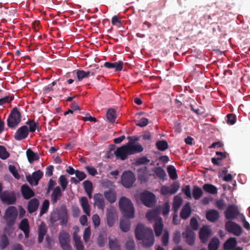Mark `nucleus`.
I'll list each match as a JSON object with an SVG mask.
<instances>
[{
  "instance_id": "nucleus-5",
  "label": "nucleus",
  "mask_w": 250,
  "mask_h": 250,
  "mask_svg": "<svg viewBox=\"0 0 250 250\" xmlns=\"http://www.w3.org/2000/svg\"><path fill=\"white\" fill-rule=\"evenodd\" d=\"M122 184L126 188H131L136 180V177L131 171H124L121 176Z\"/></svg>"
},
{
  "instance_id": "nucleus-24",
  "label": "nucleus",
  "mask_w": 250,
  "mask_h": 250,
  "mask_svg": "<svg viewBox=\"0 0 250 250\" xmlns=\"http://www.w3.org/2000/svg\"><path fill=\"white\" fill-rule=\"evenodd\" d=\"M104 197L111 204L114 203L117 198V193L114 190L109 189L104 191Z\"/></svg>"
},
{
  "instance_id": "nucleus-37",
  "label": "nucleus",
  "mask_w": 250,
  "mask_h": 250,
  "mask_svg": "<svg viewBox=\"0 0 250 250\" xmlns=\"http://www.w3.org/2000/svg\"><path fill=\"white\" fill-rule=\"evenodd\" d=\"M77 78L79 81H81L84 78L89 77L90 75V71H84L83 70L78 69L76 71Z\"/></svg>"
},
{
  "instance_id": "nucleus-34",
  "label": "nucleus",
  "mask_w": 250,
  "mask_h": 250,
  "mask_svg": "<svg viewBox=\"0 0 250 250\" xmlns=\"http://www.w3.org/2000/svg\"><path fill=\"white\" fill-rule=\"evenodd\" d=\"M83 188L85 192L87 193L88 197L91 198L92 192L93 190V187L92 183L88 180H86L83 182Z\"/></svg>"
},
{
  "instance_id": "nucleus-8",
  "label": "nucleus",
  "mask_w": 250,
  "mask_h": 250,
  "mask_svg": "<svg viewBox=\"0 0 250 250\" xmlns=\"http://www.w3.org/2000/svg\"><path fill=\"white\" fill-rule=\"evenodd\" d=\"M0 199L4 204L7 205L15 204L16 202V196L13 191L5 190L0 195Z\"/></svg>"
},
{
  "instance_id": "nucleus-19",
  "label": "nucleus",
  "mask_w": 250,
  "mask_h": 250,
  "mask_svg": "<svg viewBox=\"0 0 250 250\" xmlns=\"http://www.w3.org/2000/svg\"><path fill=\"white\" fill-rule=\"evenodd\" d=\"M21 192L25 199H29L35 195L34 191L26 184L21 186Z\"/></svg>"
},
{
  "instance_id": "nucleus-52",
  "label": "nucleus",
  "mask_w": 250,
  "mask_h": 250,
  "mask_svg": "<svg viewBox=\"0 0 250 250\" xmlns=\"http://www.w3.org/2000/svg\"><path fill=\"white\" fill-rule=\"evenodd\" d=\"M13 226V225H8V223H6V225L4 229V231L2 234H5L6 236H10L14 231V229Z\"/></svg>"
},
{
  "instance_id": "nucleus-18",
  "label": "nucleus",
  "mask_w": 250,
  "mask_h": 250,
  "mask_svg": "<svg viewBox=\"0 0 250 250\" xmlns=\"http://www.w3.org/2000/svg\"><path fill=\"white\" fill-rule=\"evenodd\" d=\"M210 235L211 230L208 227L204 226L200 229L199 235L202 243H206Z\"/></svg>"
},
{
  "instance_id": "nucleus-9",
  "label": "nucleus",
  "mask_w": 250,
  "mask_h": 250,
  "mask_svg": "<svg viewBox=\"0 0 250 250\" xmlns=\"http://www.w3.org/2000/svg\"><path fill=\"white\" fill-rule=\"evenodd\" d=\"M106 218L107 224L109 227L113 226L118 218V214L115 208L110 206L106 209Z\"/></svg>"
},
{
  "instance_id": "nucleus-15",
  "label": "nucleus",
  "mask_w": 250,
  "mask_h": 250,
  "mask_svg": "<svg viewBox=\"0 0 250 250\" xmlns=\"http://www.w3.org/2000/svg\"><path fill=\"white\" fill-rule=\"evenodd\" d=\"M182 235L187 244L189 246H193L195 242V233L191 229L187 228L183 232Z\"/></svg>"
},
{
  "instance_id": "nucleus-29",
  "label": "nucleus",
  "mask_w": 250,
  "mask_h": 250,
  "mask_svg": "<svg viewBox=\"0 0 250 250\" xmlns=\"http://www.w3.org/2000/svg\"><path fill=\"white\" fill-rule=\"evenodd\" d=\"M237 245L236 238L230 237L228 239L224 244L223 248L225 250H230L235 248Z\"/></svg>"
},
{
  "instance_id": "nucleus-21",
  "label": "nucleus",
  "mask_w": 250,
  "mask_h": 250,
  "mask_svg": "<svg viewBox=\"0 0 250 250\" xmlns=\"http://www.w3.org/2000/svg\"><path fill=\"white\" fill-rule=\"evenodd\" d=\"M191 213V210L190 208V205L189 202H187L182 208L180 216L183 219H188Z\"/></svg>"
},
{
  "instance_id": "nucleus-4",
  "label": "nucleus",
  "mask_w": 250,
  "mask_h": 250,
  "mask_svg": "<svg viewBox=\"0 0 250 250\" xmlns=\"http://www.w3.org/2000/svg\"><path fill=\"white\" fill-rule=\"evenodd\" d=\"M140 199L143 204L148 208L153 207L156 203L155 195L152 192L147 190L140 194Z\"/></svg>"
},
{
  "instance_id": "nucleus-36",
  "label": "nucleus",
  "mask_w": 250,
  "mask_h": 250,
  "mask_svg": "<svg viewBox=\"0 0 250 250\" xmlns=\"http://www.w3.org/2000/svg\"><path fill=\"white\" fill-rule=\"evenodd\" d=\"M153 171L155 175L161 180H164L166 176V173L164 169L161 167H155Z\"/></svg>"
},
{
  "instance_id": "nucleus-17",
  "label": "nucleus",
  "mask_w": 250,
  "mask_h": 250,
  "mask_svg": "<svg viewBox=\"0 0 250 250\" xmlns=\"http://www.w3.org/2000/svg\"><path fill=\"white\" fill-rule=\"evenodd\" d=\"M94 204L99 209L104 210L105 207V201L103 194L96 193L93 196Z\"/></svg>"
},
{
  "instance_id": "nucleus-61",
  "label": "nucleus",
  "mask_w": 250,
  "mask_h": 250,
  "mask_svg": "<svg viewBox=\"0 0 250 250\" xmlns=\"http://www.w3.org/2000/svg\"><path fill=\"white\" fill-rule=\"evenodd\" d=\"M135 242L133 239L129 240L125 244L126 250H135Z\"/></svg>"
},
{
  "instance_id": "nucleus-56",
  "label": "nucleus",
  "mask_w": 250,
  "mask_h": 250,
  "mask_svg": "<svg viewBox=\"0 0 250 250\" xmlns=\"http://www.w3.org/2000/svg\"><path fill=\"white\" fill-rule=\"evenodd\" d=\"M14 99L13 96H6L0 99V105H2L6 103H10Z\"/></svg>"
},
{
  "instance_id": "nucleus-33",
  "label": "nucleus",
  "mask_w": 250,
  "mask_h": 250,
  "mask_svg": "<svg viewBox=\"0 0 250 250\" xmlns=\"http://www.w3.org/2000/svg\"><path fill=\"white\" fill-rule=\"evenodd\" d=\"M203 189L206 192L211 194H215L217 193V188L212 184H204L203 186Z\"/></svg>"
},
{
  "instance_id": "nucleus-6",
  "label": "nucleus",
  "mask_w": 250,
  "mask_h": 250,
  "mask_svg": "<svg viewBox=\"0 0 250 250\" xmlns=\"http://www.w3.org/2000/svg\"><path fill=\"white\" fill-rule=\"evenodd\" d=\"M18 215V210L15 207L10 206L5 210L4 218L8 225H14Z\"/></svg>"
},
{
  "instance_id": "nucleus-32",
  "label": "nucleus",
  "mask_w": 250,
  "mask_h": 250,
  "mask_svg": "<svg viewBox=\"0 0 250 250\" xmlns=\"http://www.w3.org/2000/svg\"><path fill=\"white\" fill-rule=\"evenodd\" d=\"M147 171L146 167H141L138 169V178L141 182H145L147 179Z\"/></svg>"
},
{
  "instance_id": "nucleus-20",
  "label": "nucleus",
  "mask_w": 250,
  "mask_h": 250,
  "mask_svg": "<svg viewBox=\"0 0 250 250\" xmlns=\"http://www.w3.org/2000/svg\"><path fill=\"white\" fill-rule=\"evenodd\" d=\"M19 228L23 232L25 238H28L29 236L30 233L29 225L28 219L26 218L22 219L20 223Z\"/></svg>"
},
{
  "instance_id": "nucleus-22",
  "label": "nucleus",
  "mask_w": 250,
  "mask_h": 250,
  "mask_svg": "<svg viewBox=\"0 0 250 250\" xmlns=\"http://www.w3.org/2000/svg\"><path fill=\"white\" fill-rule=\"evenodd\" d=\"M206 218L211 222H215L219 218L218 211L215 209H210L207 211L206 214Z\"/></svg>"
},
{
  "instance_id": "nucleus-31",
  "label": "nucleus",
  "mask_w": 250,
  "mask_h": 250,
  "mask_svg": "<svg viewBox=\"0 0 250 250\" xmlns=\"http://www.w3.org/2000/svg\"><path fill=\"white\" fill-rule=\"evenodd\" d=\"M163 229V223L161 218L157 221L154 225V229L156 236H160Z\"/></svg>"
},
{
  "instance_id": "nucleus-11",
  "label": "nucleus",
  "mask_w": 250,
  "mask_h": 250,
  "mask_svg": "<svg viewBox=\"0 0 250 250\" xmlns=\"http://www.w3.org/2000/svg\"><path fill=\"white\" fill-rule=\"evenodd\" d=\"M225 228L226 230L234 235L239 236L242 233L241 227L236 223L232 221H228L226 223Z\"/></svg>"
},
{
  "instance_id": "nucleus-58",
  "label": "nucleus",
  "mask_w": 250,
  "mask_h": 250,
  "mask_svg": "<svg viewBox=\"0 0 250 250\" xmlns=\"http://www.w3.org/2000/svg\"><path fill=\"white\" fill-rule=\"evenodd\" d=\"M182 192L185 194V195L188 198L191 199L192 198V196L191 194L190 191V187L189 185H187L185 188H183L182 189Z\"/></svg>"
},
{
  "instance_id": "nucleus-53",
  "label": "nucleus",
  "mask_w": 250,
  "mask_h": 250,
  "mask_svg": "<svg viewBox=\"0 0 250 250\" xmlns=\"http://www.w3.org/2000/svg\"><path fill=\"white\" fill-rule=\"evenodd\" d=\"M17 12V10L14 8L8 9L5 8V11L4 13L7 15V18H9V20L11 21L12 19H13L15 17V15Z\"/></svg>"
},
{
  "instance_id": "nucleus-7",
  "label": "nucleus",
  "mask_w": 250,
  "mask_h": 250,
  "mask_svg": "<svg viewBox=\"0 0 250 250\" xmlns=\"http://www.w3.org/2000/svg\"><path fill=\"white\" fill-rule=\"evenodd\" d=\"M59 241L63 250H71L70 246V235L68 232L62 231L59 235Z\"/></svg>"
},
{
  "instance_id": "nucleus-10",
  "label": "nucleus",
  "mask_w": 250,
  "mask_h": 250,
  "mask_svg": "<svg viewBox=\"0 0 250 250\" xmlns=\"http://www.w3.org/2000/svg\"><path fill=\"white\" fill-rule=\"evenodd\" d=\"M117 159L125 160L130 155L126 144L118 147L114 152Z\"/></svg>"
},
{
  "instance_id": "nucleus-46",
  "label": "nucleus",
  "mask_w": 250,
  "mask_h": 250,
  "mask_svg": "<svg viewBox=\"0 0 250 250\" xmlns=\"http://www.w3.org/2000/svg\"><path fill=\"white\" fill-rule=\"evenodd\" d=\"M182 204V200L180 198L175 196L174 198L173 203L172 205V209L174 211L176 212L180 208Z\"/></svg>"
},
{
  "instance_id": "nucleus-50",
  "label": "nucleus",
  "mask_w": 250,
  "mask_h": 250,
  "mask_svg": "<svg viewBox=\"0 0 250 250\" xmlns=\"http://www.w3.org/2000/svg\"><path fill=\"white\" fill-rule=\"evenodd\" d=\"M150 160L146 156H143L137 158L135 161V164L137 166H140L142 165H146L150 162Z\"/></svg>"
},
{
  "instance_id": "nucleus-62",
  "label": "nucleus",
  "mask_w": 250,
  "mask_h": 250,
  "mask_svg": "<svg viewBox=\"0 0 250 250\" xmlns=\"http://www.w3.org/2000/svg\"><path fill=\"white\" fill-rule=\"evenodd\" d=\"M190 226L192 230H197L198 229V223L197 219L195 218H192L190 221Z\"/></svg>"
},
{
  "instance_id": "nucleus-60",
  "label": "nucleus",
  "mask_w": 250,
  "mask_h": 250,
  "mask_svg": "<svg viewBox=\"0 0 250 250\" xmlns=\"http://www.w3.org/2000/svg\"><path fill=\"white\" fill-rule=\"evenodd\" d=\"M169 239V233L167 231L165 230L162 238V241L164 246L168 245Z\"/></svg>"
},
{
  "instance_id": "nucleus-44",
  "label": "nucleus",
  "mask_w": 250,
  "mask_h": 250,
  "mask_svg": "<svg viewBox=\"0 0 250 250\" xmlns=\"http://www.w3.org/2000/svg\"><path fill=\"white\" fill-rule=\"evenodd\" d=\"M26 124L29 125L28 131L30 132H34L39 125L38 122H35L34 120H28Z\"/></svg>"
},
{
  "instance_id": "nucleus-63",
  "label": "nucleus",
  "mask_w": 250,
  "mask_h": 250,
  "mask_svg": "<svg viewBox=\"0 0 250 250\" xmlns=\"http://www.w3.org/2000/svg\"><path fill=\"white\" fill-rule=\"evenodd\" d=\"M148 123V120L146 118H142L138 123L136 125L137 126L140 127H144L146 126Z\"/></svg>"
},
{
  "instance_id": "nucleus-40",
  "label": "nucleus",
  "mask_w": 250,
  "mask_h": 250,
  "mask_svg": "<svg viewBox=\"0 0 250 250\" xmlns=\"http://www.w3.org/2000/svg\"><path fill=\"white\" fill-rule=\"evenodd\" d=\"M219 245V240L216 237L213 238L208 244L209 250H217Z\"/></svg>"
},
{
  "instance_id": "nucleus-12",
  "label": "nucleus",
  "mask_w": 250,
  "mask_h": 250,
  "mask_svg": "<svg viewBox=\"0 0 250 250\" xmlns=\"http://www.w3.org/2000/svg\"><path fill=\"white\" fill-rule=\"evenodd\" d=\"M180 184L178 182H174L170 186H163L161 188L162 194L166 195L168 194H174L177 192L180 188Z\"/></svg>"
},
{
  "instance_id": "nucleus-59",
  "label": "nucleus",
  "mask_w": 250,
  "mask_h": 250,
  "mask_svg": "<svg viewBox=\"0 0 250 250\" xmlns=\"http://www.w3.org/2000/svg\"><path fill=\"white\" fill-rule=\"evenodd\" d=\"M91 234L90 229L89 227H87L85 229L83 232V239L85 242L88 241Z\"/></svg>"
},
{
  "instance_id": "nucleus-38",
  "label": "nucleus",
  "mask_w": 250,
  "mask_h": 250,
  "mask_svg": "<svg viewBox=\"0 0 250 250\" xmlns=\"http://www.w3.org/2000/svg\"><path fill=\"white\" fill-rule=\"evenodd\" d=\"M167 171L171 179L175 180L178 178L176 169L173 166H168L167 167Z\"/></svg>"
},
{
  "instance_id": "nucleus-64",
  "label": "nucleus",
  "mask_w": 250,
  "mask_h": 250,
  "mask_svg": "<svg viewBox=\"0 0 250 250\" xmlns=\"http://www.w3.org/2000/svg\"><path fill=\"white\" fill-rule=\"evenodd\" d=\"M75 175L80 181L83 180L86 177V175L83 172L80 171L78 170H76Z\"/></svg>"
},
{
  "instance_id": "nucleus-54",
  "label": "nucleus",
  "mask_w": 250,
  "mask_h": 250,
  "mask_svg": "<svg viewBox=\"0 0 250 250\" xmlns=\"http://www.w3.org/2000/svg\"><path fill=\"white\" fill-rule=\"evenodd\" d=\"M181 240V233L179 230H176L173 234V241L176 244H178Z\"/></svg>"
},
{
  "instance_id": "nucleus-39",
  "label": "nucleus",
  "mask_w": 250,
  "mask_h": 250,
  "mask_svg": "<svg viewBox=\"0 0 250 250\" xmlns=\"http://www.w3.org/2000/svg\"><path fill=\"white\" fill-rule=\"evenodd\" d=\"M203 194V192L201 188L197 186L193 187L192 196L195 200H199L202 196Z\"/></svg>"
},
{
  "instance_id": "nucleus-57",
  "label": "nucleus",
  "mask_w": 250,
  "mask_h": 250,
  "mask_svg": "<svg viewBox=\"0 0 250 250\" xmlns=\"http://www.w3.org/2000/svg\"><path fill=\"white\" fill-rule=\"evenodd\" d=\"M60 215L59 213L57 212H53L50 214V221L52 224H54L57 221L60 220Z\"/></svg>"
},
{
  "instance_id": "nucleus-2",
  "label": "nucleus",
  "mask_w": 250,
  "mask_h": 250,
  "mask_svg": "<svg viewBox=\"0 0 250 250\" xmlns=\"http://www.w3.org/2000/svg\"><path fill=\"white\" fill-rule=\"evenodd\" d=\"M119 207L125 218L134 217V208L131 201L125 197H122L119 201Z\"/></svg>"
},
{
  "instance_id": "nucleus-48",
  "label": "nucleus",
  "mask_w": 250,
  "mask_h": 250,
  "mask_svg": "<svg viewBox=\"0 0 250 250\" xmlns=\"http://www.w3.org/2000/svg\"><path fill=\"white\" fill-rule=\"evenodd\" d=\"M59 182L60 185L61 186L62 190L64 191L66 189L68 185L67 179L64 175H62L59 177Z\"/></svg>"
},
{
  "instance_id": "nucleus-47",
  "label": "nucleus",
  "mask_w": 250,
  "mask_h": 250,
  "mask_svg": "<svg viewBox=\"0 0 250 250\" xmlns=\"http://www.w3.org/2000/svg\"><path fill=\"white\" fill-rule=\"evenodd\" d=\"M49 202L48 200H44L42 206L41 208L40 212V216H42L43 214L45 213L49 208Z\"/></svg>"
},
{
  "instance_id": "nucleus-49",
  "label": "nucleus",
  "mask_w": 250,
  "mask_h": 250,
  "mask_svg": "<svg viewBox=\"0 0 250 250\" xmlns=\"http://www.w3.org/2000/svg\"><path fill=\"white\" fill-rule=\"evenodd\" d=\"M68 216L66 211H63L60 216V224L62 226H66L68 222Z\"/></svg>"
},
{
  "instance_id": "nucleus-55",
  "label": "nucleus",
  "mask_w": 250,
  "mask_h": 250,
  "mask_svg": "<svg viewBox=\"0 0 250 250\" xmlns=\"http://www.w3.org/2000/svg\"><path fill=\"white\" fill-rule=\"evenodd\" d=\"M10 172L13 174V176L17 179L20 178V175L17 171L16 167L14 165H10L8 167Z\"/></svg>"
},
{
  "instance_id": "nucleus-27",
  "label": "nucleus",
  "mask_w": 250,
  "mask_h": 250,
  "mask_svg": "<svg viewBox=\"0 0 250 250\" xmlns=\"http://www.w3.org/2000/svg\"><path fill=\"white\" fill-rule=\"evenodd\" d=\"M62 196L61 188L59 186L56 187L51 195V201L53 204L57 203L58 200Z\"/></svg>"
},
{
  "instance_id": "nucleus-3",
  "label": "nucleus",
  "mask_w": 250,
  "mask_h": 250,
  "mask_svg": "<svg viewBox=\"0 0 250 250\" xmlns=\"http://www.w3.org/2000/svg\"><path fill=\"white\" fill-rule=\"evenodd\" d=\"M21 121V114L17 107H14L7 119L8 126L12 128H16Z\"/></svg>"
},
{
  "instance_id": "nucleus-26",
  "label": "nucleus",
  "mask_w": 250,
  "mask_h": 250,
  "mask_svg": "<svg viewBox=\"0 0 250 250\" xmlns=\"http://www.w3.org/2000/svg\"><path fill=\"white\" fill-rule=\"evenodd\" d=\"M39 206V201L37 198L31 199L28 203L27 210L29 213H32L34 212L38 208Z\"/></svg>"
},
{
  "instance_id": "nucleus-45",
  "label": "nucleus",
  "mask_w": 250,
  "mask_h": 250,
  "mask_svg": "<svg viewBox=\"0 0 250 250\" xmlns=\"http://www.w3.org/2000/svg\"><path fill=\"white\" fill-rule=\"evenodd\" d=\"M109 246L111 250H120V245L116 239L111 240L109 239Z\"/></svg>"
},
{
  "instance_id": "nucleus-14",
  "label": "nucleus",
  "mask_w": 250,
  "mask_h": 250,
  "mask_svg": "<svg viewBox=\"0 0 250 250\" xmlns=\"http://www.w3.org/2000/svg\"><path fill=\"white\" fill-rule=\"evenodd\" d=\"M43 173L40 170H38L32 173V176H26L28 183L32 186H37L39 184V180L42 177Z\"/></svg>"
},
{
  "instance_id": "nucleus-28",
  "label": "nucleus",
  "mask_w": 250,
  "mask_h": 250,
  "mask_svg": "<svg viewBox=\"0 0 250 250\" xmlns=\"http://www.w3.org/2000/svg\"><path fill=\"white\" fill-rule=\"evenodd\" d=\"M126 145L130 155L135 154L136 153L141 152L144 150L143 147L140 144H137L132 145L126 144Z\"/></svg>"
},
{
  "instance_id": "nucleus-13",
  "label": "nucleus",
  "mask_w": 250,
  "mask_h": 250,
  "mask_svg": "<svg viewBox=\"0 0 250 250\" xmlns=\"http://www.w3.org/2000/svg\"><path fill=\"white\" fill-rule=\"evenodd\" d=\"M240 214L237 208L234 205H230L225 212V217L227 219H234L237 217L240 218Z\"/></svg>"
},
{
  "instance_id": "nucleus-1",
  "label": "nucleus",
  "mask_w": 250,
  "mask_h": 250,
  "mask_svg": "<svg viewBox=\"0 0 250 250\" xmlns=\"http://www.w3.org/2000/svg\"><path fill=\"white\" fill-rule=\"evenodd\" d=\"M135 237L138 240H142V245L145 248L151 247L154 243V236L152 229L145 227L142 223H139L136 226Z\"/></svg>"
},
{
  "instance_id": "nucleus-42",
  "label": "nucleus",
  "mask_w": 250,
  "mask_h": 250,
  "mask_svg": "<svg viewBox=\"0 0 250 250\" xmlns=\"http://www.w3.org/2000/svg\"><path fill=\"white\" fill-rule=\"evenodd\" d=\"M116 112L113 109H109L106 112V118L108 121L113 123L115 121L116 119Z\"/></svg>"
},
{
  "instance_id": "nucleus-35",
  "label": "nucleus",
  "mask_w": 250,
  "mask_h": 250,
  "mask_svg": "<svg viewBox=\"0 0 250 250\" xmlns=\"http://www.w3.org/2000/svg\"><path fill=\"white\" fill-rule=\"evenodd\" d=\"M26 155L30 163H32L33 162L39 160L40 158L39 155L37 153H35L30 148L27 150Z\"/></svg>"
},
{
  "instance_id": "nucleus-41",
  "label": "nucleus",
  "mask_w": 250,
  "mask_h": 250,
  "mask_svg": "<svg viewBox=\"0 0 250 250\" xmlns=\"http://www.w3.org/2000/svg\"><path fill=\"white\" fill-rule=\"evenodd\" d=\"M9 244V240L7 236L5 234H2L0 237V248L4 250L7 247Z\"/></svg>"
},
{
  "instance_id": "nucleus-25",
  "label": "nucleus",
  "mask_w": 250,
  "mask_h": 250,
  "mask_svg": "<svg viewBox=\"0 0 250 250\" xmlns=\"http://www.w3.org/2000/svg\"><path fill=\"white\" fill-rule=\"evenodd\" d=\"M80 203L83 211L88 216L90 215V208L88 200L86 197H82L80 200Z\"/></svg>"
},
{
  "instance_id": "nucleus-51",
  "label": "nucleus",
  "mask_w": 250,
  "mask_h": 250,
  "mask_svg": "<svg viewBox=\"0 0 250 250\" xmlns=\"http://www.w3.org/2000/svg\"><path fill=\"white\" fill-rule=\"evenodd\" d=\"M10 154L6 150V148L2 146H0V158L2 160H5L8 158Z\"/></svg>"
},
{
  "instance_id": "nucleus-16",
  "label": "nucleus",
  "mask_w": 250,
  "mask_h": 250,
  "mask_svg": "<svg viewBox=\"0 0 250 250\" xmlns=\"http://www.w3.org/2000/svg\"><path fill=\"white\" fill-rule=\"evenodd\" d=\"M28 134L29 131L27 126L23 125L16 131L14 135V138L16 140H22L27 138Z\"/></svg>"
},
{
  "instance_id": "nucleus-30",
  "label": "nucleus",
  "mask_w": 250,
  "mask_h": 250,
  "mask_svg": "<svg viewBox=\"0 0 250 250\" xmlns=\"http://www.w3.org/2000/svg\"><path fill=\"white\" fill-rule=\"evenodd\" d=\"M120 228L121 230L127 232L130 230V222L128 218L121 219L120 222Z\"/></svg>"
},
{
  "instance_id": "nucleus-23",
  "label": "nucleus",
  "mask_w": 250,
  "mask_h": 250,
  "mask_svg": "<svg viewBox=\"0 0 250 250\" xmlns=\"http://www.w3.org/2000/svg\"><path fill=\"white\" fill-rule=\"evenodd\" d=\"M47 229L45 224L42 222L39 226L38 241L39 243L42 242L44 236L47 233Z\"/></svg>"
},
{
  "instance_id": "nucleus-43",
  "label": "nucleus",
  "mask_w": 250,
  "mask_h": 250,
  "mask_svg": "<svg viewBox=\"0 0 250 250\" xmlns=\"http://www.w3.org/2000/svg\"><path fill=\"white\" fill-rule=\"evenodd\" d=\"M156 146L157 149L160 151H165L167 149L168 147L167 142L165 140L157 141L156 143Z\"/></svg>"
}]
</instances>
